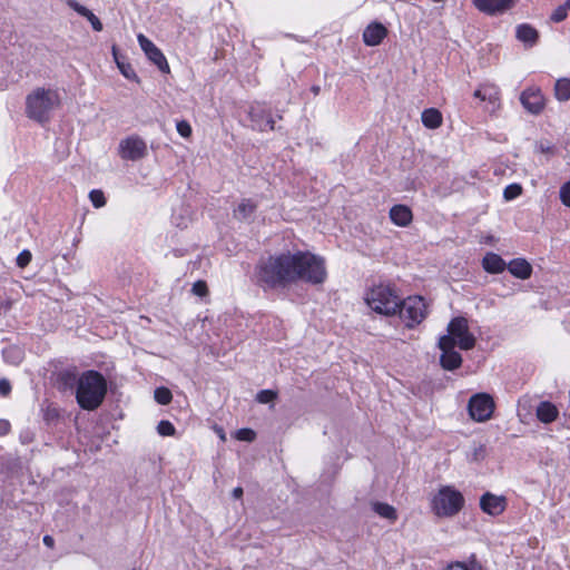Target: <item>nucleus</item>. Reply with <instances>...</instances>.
<instances>
[{"mask_svg":"<svg viewBox=\"0 0 570 570\" xmlns=\"http://www.w3.org/2000/svg\"><path fill=\"white\" fill-rule=\"evenodd\" d=\"M279 261L284 266L282 273L286 287L298 281L318 285L326 279L327 273L324 259L309 252L282 253L279 254Z\"/></svg>","mask_w":570,"mask_h":570,"instance_id":"nucleus-1","label":"nucleus"},{"mask_svg":"<svg viewBox=\"0 0 570 570\" xmlns=\"http://www.w3.org/2000/svg\"><path fill=\"white\" fill-rule=\"evenodd\" d=\"M108 391L105 376L95 370H88L80 374L75 397L78 405L86 411L97 410L104 402Z\"/></svg>","mask_w":570,"mask_h":570,"instance_id":"nucleus-2","label":"nucleus"},{"mask_svg":"<svg viewBox=\"0 0 570 570\" xmlns=\"http://www.w3.org/2000/svg\"><path fill=\"white\" fill-rule=\"evenodd\" d=\"M60 102L58 90L38 87L26 97V115L38 124H47Z\"/></svg>","mask_w":570,"mask_h":570,"instance_id":"nucleus-3","label":"nucleus"},{"mask_svg":"<svg viewBox=\"0 0 570 570\" xmlns=\"http://www.w3.org/2000/svg\"><path fill=\"white\" fill-rule=\"evenodd\" d=\"M430 507L436 517L451 518L464 507V497L453 485H442L432 497Z\"/></svg>","mask_w":570,"mask_h":570,"instance_id":"nucleus-4","label":"nucleus"},{"mask_svg":"<svg viewBox=\"0 0 570 570\" xmlns=\"http://www.w3.org/2000/svg\"><path fill=\"white\" fill-rule=\"evenodd\" d=\"M367 305L376 313L395 315L401 306V298L390 285L374 286L366 295Z\"/></svg>","mask_w":570,"mask_h":570,"instance_id":"nucleus-5","label":"nucleus"},{"mask_svg":"<svg viewBox=\"0 0 570 570\" xmlns=\"http://www.w3.org/2000/svg\"><path fill=\"white\" fill-rule=\"evenodd\" d=\"M282 267L279 254L261 259L255 269L257 283L264 288L286 287Z\"/></svg>","mask_w":570,"mask_h":570,"instance_id":"nucleus-6","label":"nucleus"},{"mask_svg":"<svg viewBox=\"0 0 570 570\" xmlns=\"http://www.w3.org/2000/svg\"><path fill=\"white\" fill-rule=\"evenodd\" d=\"M401 318L409 328L420 324L426 317V304L422 296H410L401 299V306L397 311Z\"/></svg>","mask_w":570,"mask_h":570,"instance_id":"nucleus-7","label":"nucleus"},{"mask_svg":"<svg viewBox=\"0 0 570 570\" xmlns=\"http://www.w3.org/2000/svg\"><path fill=\"white\" fill-rule=\"evenodd\" d=\"M445 336H451L463 351L472 350L475 346V337L470 333L468 320L463 316L451 320Z\"/></svg>","mask_w":570,"mask_h":570,"instance_id":"nucleus-8","label":"nucleus"},{"mask_svg":"<svg viewBox=\"0 0 570 570\" xmlns=\"http://www.w3.org/2000/svg\"><path fill=\"white\" fill-rule=\"evenodd\" d=\"M470 416L476 422L488 421L493 413L494 402L491 395L478 393L471 396L468 403Z\"/></svg>","mask_w":570,"mask_h":570,"instance_id":"nucleus-9","label":"nucleus"},{"mask_svg":"<svg viewBox=\"0 0 570 570\" xmlns=\"http://www.w3.org/2000/svg\"><path fill=\"white\" fill-rule=\"evenodd\" d=\"M118 154L125 160L136 161L147 155V145L139 136H129L120 140Z\"/></svg>","mask_w":570,"mask_h":570,"instance_id":"nucleus-10","label":"nucleus"},{"mask_svg":"<svg viewBox=\"0 0 570 570\" xmlns=\"http://www.w3.org/2000/svg\"><path fill=\"white\" fill-rule=\"evenodd\" d=\"M456 342L451 336H441L439 348L442 351L440 363L446 371H454L462 364V356L454 350Z\"/></svg>","mask_w":570,"mask_h":570,"instance_id":"nucleus-11","label":"nucleus"},{"mask_svg":"<svg viewBox=\"0 0 570 570\" xmlns=\"http://www.w3.org/2000/svg\"><path fill=\"white\" fill-rule=\"evenodd\" d=\"M138 43L141 48V50L145 52L147 58L158 67V69L164 72H169V65L167 62L166 57L164 53L158 49L151 40H149L146 36L142 33H139L137 36Z\"/></svg>","mask_w":570,"mask_h":570,"instance_id":"nucleus-12","label":"nucleus"},{"mask_svg":"<svg viewBox=\"0 0 570 570\" xmlns=\"http://www.w3.org/2000/svg\"><path fill=\"white\" fill-rule=\"evenodd\" d=\"M520 102L532 115H539L544 108V98L539 88H528L522 91Z\"/></svg>","mask_w":570,"mask_h":570,"instance_id":"nucleus-13","label":"nucleus"},{"mask_svg":"<svg viewBox=\"0 0 570 570\" xmlns=\"http://www.w3.org/2000/svg\"><path fill=\"white\" fill-rule=\"evenodd\" d=\"M481 510L489 515H499L507 508V500L502 495H495L491 492H485L480 498Z\"/></svg>","mask_w":570,"mask_h":570,"instance_id":"nucleus-14","label":"nucleus"},{"mask_svg":"<svg viewBox=\"0 0 570 570\" xmlns=\"http://www.w3.org/2000/svg\"><path fill=\"white\" fill-rule=\"evenodd\" d=\"M472 2L479 11L495 16L512 8L515 0H472Z\"/></svg>","mask_w":570,"mask_h":570,"instance_id":"nucleus-15","label":"nucleus"},{"mask_svg":"<svg viewBox=\"0 0 570 570\" xmlns=\"http://www.w3.org/2000/svg\"><path fill=\"white\" fill-rule=\"evenodd\" d=\"M249 118L253 122V127L259 131H265L267 129L274 130L275 121L272 118L271 114L267 112L261 106H252L248 111Z\"/></svg>","mask_w":570,"mask_h":570,"instance_id":"nucleus-16","label":"nucleus"},{"mask_svg":"<svg viewBox=\"0 0 570 570\" xmlns=\"http://www.w3.org/2000/svg\"><path fill=\"white\" fill-rule=\"evenodd\" d=\"M80 375L76 367L63 368L57 374V386L60 391L67 392L78 389Z\"/></svg>","mask_w":570,"mask_h":570,"instance_id":"nucleus-17","label":"nucleus"},{"mask_svg":"<svg viewBox=\"0 0 570 570\" xmlns=\"http://www.w3.org/2000/svg\"><path fill=\"white\" fill-rule=\"evenodd\" d=\"M386 28L380 22H373L363 32V41L367 46H377L386 36Z\"/></svg>","mask_w":570,"mask_h":570,"instance_id":"nucleus-18","label":"nucleus"},{"mask_svg":"<svg viewBox=\"0 0 570 570\" xmlns=\"http://www.w3.org/2000/svg\"><path fill=\"white\" fill-rule=\"evenodd\" d=\"M66 2H67L69 8L75 10L81 17L86 18L90 22V24H91V27H92V29L95 31H101L102 30L104 27H102L101 21L99 20V18L97 16H95L92 13V11H90L88 8H86L85 6L80 4L76 0H67Z\"/></svg>","mask_w":570,"mask_h":570,"instance_id":"nucleus-19","label":"nucleus"},{"mask_svg":"<svg viewBox=\"0 0 570 570\" xmlns=\"http://www.w3.org/2000/svg\"><path fill=\"white\" fill-rule=\"evenodd\" d=\"M515 37L524 46L533 47L539 39V32L532 26L522 23L517 27Z\"/></svg>","mask_w":570,"mask_h":570,"instance_id":"nucleus-20","label":"nucleus"},{"mask_svg":"<svg viewBox=\"0 0 570 570\" xmlns=\"http://www.w3.org/2000/svg\"><path fill=\"white\" fill-rule=\"evenodd\" d=\"M535 414L540 422L548 424L558 417L559 411L553 403L549 401H542L537 406Z\"/></svg>","mask_w":570,"mask_h":570,"instance_id":"nucleus-21","label":"nucleus"},{"mask_svg":"<svg viewBox=\"0 0 570 570\" xmlns=\"http://www.w3.org/2000/svg\"><path fill=\"white\" fill-rule=\"evenodd\" d=\"M482 267L490 274H499L507 268V264L500 255L487 253L482 259Z\"/></svg>","mask_w":570,"mask_h":570,"instance_id":"nucleus-22","label":"nucleus"},{"mask_svg":"<svg viewBox=\"0 0 570 570\" xmlns=\"http://www.w3.org/2000/svg\"><path fill=\"white\" fill-rule=\"evenodd\" d=\"M507 267L513 276L520 279H528L532 273L531 265L524 258L512 259Z\"/></svg>","mask_w":570,"mask_h":570,"instance_id":"nucleus-23","label":"nucleus"},{"mask_svg":"<svg viewBox=\"0 0 570 570\" xmlns=\"http://www.w3.org/2000/svg\"><path fill=\"white\" fill-rule=\"evenodd\" d=\"M257 209V204L252 199H242L234 209V217L238 220L249 222Z\"/></svg>","mask_w":570,"mask_h":570,"instance_id":"nucleus-24","label":"nucleus"},{"mask_svg":"<svg viewBox=\"0 0 570 570\" xmlns=\"http://www.w3.org/2000/svg\"><path fill=\"white\" fill-rule=\"evenodd\" d=\"M390 218L399 226H406L412 220V212L404 205H395L390 210Z\"/></svg>","mask_w":570,"mask_h":570,"instance_id":"nucleus-25","label":"nucleus"},{"mask_svg":"<svg viewBox=\"0 0 570 570\" xmlns=\"http://www.w3.org/2000/svg\"><path fill=\"white\" fill-rule=\"evenodd\" d=\"M421 119L429 129H436L442 125V114L435 108L425 109L422 112Z\"/></svg>","mask_w":570,"mask_h":570,"instance_id":"nucleus-26","label":"nucleus"},{"mask_svg":"<svg viewBox=\"0 0 570 570\" xmlns=\"http://www.w3.org/2000/svg\"><path fill=\"white\" fill-rule=\"evenodd\" d=\"M500 91L498 89V87L493 86V85H483V100L482 101H488L489 105L491 106L489 108V110L491 112L495 111L500 104H499V99H500Z\"/></svg>","mask_w":570,"mask_h":570,"instance_id":"nucleus-27","label":"nucleus"},{"mask_svg":"<svg viewBox=\"0 0 570 570\" xmlns=\"http://www.w3.org/2000/svg\"><path fill=\"white\" fill-rule=\"evenodd\" d=\"M112 56L122 76L127 79L138 81V77L134 68L130 63L125 62L124 59L119 57L117 48L115 46L112 47Z\"/></svg>","mask_w":570,"mask_h":570,"instance_id":"nucleus-28","label":"nucleus"},{"mask_svg":"<svg viewBox=\"0 0 570 570\" xmlns=\"http://www.w3.org/2000/svg\"><path fill=\"white\" fill-rule=\"evenodd\" d=\"M372 509L380 517L390 520L391 522H395L397 519V513L394 507L384 503V502H374L372 503Z\"/></svg>","mask_w":570,"mask_h":570,"instance_id":"nucleus-29","label":"nucleus"},{"mask_svg":"<svg viewBox=\"0 0 570 570\" xmlns=\"http://www.w3.org/2000/svg\"><path fill=\"white\" fill-rule=\"evenodd\" d=\"M554 96L559 101H568L570 99V79L560 78L554 85Z\"/></svg>","mask_w":570,"mask_h":570,"instance_id":"nucleus-30","label":"nucleus"},{"mask_svg":"<svg viewBox=\"0 0 570 570\" xmlns=\"http://www.w3.org/2000/svg\"><path fill=\"white\" fill-rule=\"evenodd\" d=\"M154 397L157 403L167 405L171 402L173 394L169 389L161 386L155 390Z\"/></svg>","mask_w":570,"mask_h":570,"instance_id":"nucleus-31","label":"nucleus"},{"mask_svg":"<svg viewBox=\"0 0 570 570\" xmlns=\"http://www.w3.org/2000/svg\"><path fill=\"white\" fill-rule=\"evenodd\" d=\"M522 194V187L519 184H510L503 190L505 200H512Z\"/></svg>","mask_w":570,"mask_h":570,"instance_id":"nucleus-32","label":"nucleus"},{"mask_svg":"<svg viewBox=\"0 0 570 570\" xmlns=\"http://www.w3.org/2000/svg\"><path fill=\"white\" fill-rule=\"evenodd\" d=\"M157 432L161 436H173L176 433V429L171 422L163 420L157 425Z\"/></svg>","mask_w":570,"mask_h":570,"instance_id":"nucleus-33","label":"nucleus"},{"mask_svg":"<svg viewBox=\"0 0 570 570\" xmlns=\"http://www.w3.org/2000/svg\"><path fill=\"white\" fill-rule=\"evenodd\" d=\"M277 397V393L272 390H262L256 395V401L266 404L273 402Z\"/></svg>","mask_w":570,"mask_h":570,"instance_id":"nucleus-34","label":"nucleus"},{"mask_svg":"<svg viewBox=\"0 0 570 570\" xmlns=\"http://www.w3.org/2000/svg\"><path fill=\"white\" fill-rule=\"evenodd\" d=\"M89 198L96 208H100L106 204L105 195L99 189H94L89 193Z\"/></svg>","mask_w":570,"mask_h":570,"instance_id":"nucleus-35","label":"nucleus"},{"mask_svg":"<svg viewBox=\"0 0 570 570\" xmlns=\"http://www.w3.org/2000/svg\"><path fill=\"white\" fill-rule=\"evenodd\" d=\"M256 433L252 429H239L236 432L237 440L252 442L255 440Z\"/></svg>","mask_w":570,"mask_h":570,"instance_id":"nucleus-36","label":"nucleus"},{"mask_svg":"<svg viewBox=\"0 0 570 570\" xmlns=\"http://www.w3.org/2000/svg\"><path fill=\"white\" fill-rule=\"evenodd\" d=\"M176 129L177 132L184 138H189L191 136V127L189 122L186 120L178 121L176 125Z\"/></svg>","mask_w":570,"mask_h":570,"instance_id":"nucleus-37","label":"nucleus"},{"mask_svg":"<svg viewBox=\"0 0 570 570\" xmlns=\"http://www.w3.org/2000/svg\"><path fill=\"white\" fill-rule=\"evenodd\" d=\"M191 292L197 295V296H206L207 293H208V287H207V284L206 282L204 281H197L193 284V288H191Z\"/></svg>","mask_w":570,"mask_h":570,"instance_id":"nucleus-38","label":"nucleus"},{"mask_svg":"<svg viewBox=\"0 0 570 570\" xmlns=\"http://www.w3.org/2000/svg\"><path fill=\"white\" fill-rule=\"evenodd\" d=\"M568 9L564 8V4L559 6L551 14L550 19L554 22H561L567 18Z\"/></svg>","mask_w":570,"mask_h":570,"instance_id":"nucleus-39","label":"nucleus"},{"mask_svg":"<svg viewBox=\"0 0 570 570\" xmlns=\"http://www.w3.org/2000/svg\"><path fill=\"white\" fill-rule=\"evenodd\" d=\"M31 253L28 249L22 250L17 257V265L21 268L26 267L31 262Z\"/></svg>","mask_w":570,"mask_h":570,"instance_id":"nucleus-40","label":"nucleus"},{"mask_svg":"<svg viewBox=\"0 0 570 570\" xmlns=\"http://www.w3.org/2000/svg\"><path fill=\"white\" fill-rule=\"evenodd\" d=\"M561 202L570 207V181L566 183L560 189Z\"/></svg>","mask_w":570,"mask_h":570,"instance_id":"nucleus-41","label":"nucleus"},{"mask_svg":"<svg viewBox=\"0 0 570 570\" xmlns=\"http://www.w3.org/2000/svg\"><path fill=\"white\" fill-rule=\"evenodd\" d=\"M11 392V383L7 379L0 380V394L3 396L9 395Z\"/></svg>","mask_w":570,"mask_h":570,"instance_id":"nucleus-42","label":"nucleus"},{"mask_svg":"<svg viewBox=\"0 0 570 570\" xmlns=\"http://www.w3.org/2000/svg\"><path fill=\"white\" fill-rule=\"evenodd\" d=\"M484 454H485L484 446L483 445H479V446L474 448V450H473L472 460L473 461L482 460L484 458Z\"/></svg>","mask_w":570,"mask_h":570,"instance_id":"nucleus-43","label":"nucleus"},{"mask_svg":"<svg viewBox=\"0 0 570 570\" xmlns=\"http://www.w3.org/2000/svg\"><path fill=\"white\" fill-rule=\"evenodd\" d=\"M445 570H469V568L463 562H453L448 566Z\"/></svg>","mask_w":570,"mask_h":570,"instance_id":"nucleus-44","label":"nucleus"},{"mask_svg":"<svg viewBox=\"0 0 570 570\" xmlns=\"http://www.w3.org/2000/svg\"><path fill=\"white\" fill-rule=\"evenodd\" d=\"M10 431V423L6 420H0V436L8 434Z\"/></svg>","mask_w":570,"mask_h":570,"instance_id":"nucleus-45","label":"nucleus"},{"mask_svg":"<svg viewBox=\"0 0 570 570\" xmlns=\"http://www.w3.org/2000/svg\"><path fill=\"white\" fill-rule=\"evenodd\" d=\"M42 541L43 544L48 548H53L55 546V539L51 535H45Z\"/></svg>","mask_w":570,"mask_h":570,"instance_id":"nucleus-46","label":"nucleus"},{"mask_svg":"<svg viewBox=\"0 0 570 570\" xmlns=\"http://www.w3.org/2000/svg\"><path fill=\"white\" fill-rule=\"evenodd\" d=\"M232 495L234 499L238 500L243 497V489L240 487H237L233 490Z\"/></svg>","mask_w":570,"mask_h":570,"instance_id":"nucleus-47","label":"nucleus"},{"mask_svg":"<svg viewBox=\"0 0 570 570\" xmlns=\"http://www.w3.org/2000/svg\"><path fill=\"white\" fill-rule=\"evenodd\" d=\"M473 96L480 99L481 101L483 100V85L480 86V88L474 91Z\"/></svg>","mask_w":570,"mask_h":570,"instance_id":"nucleus-48","label":"nucleus"},{"mask_svg":"<svg viewBox=\"0 0 570 570\" xmlns=\"http://www.w3.org/2000/svg\"><path fill=\"white\" fill-rule=\"evenodd\" d=\"M312 91H313V94H314V95H318V92H320V87H318V86H313V87H312Z\"/></svg>","mask_w":570,"mask_h":570,"instance_id":"nucleus-49","label":"nucleus"},{"mask_svg":"<svg viewBox=\"0 0 570 570\" xmlns=\"http://www.w3.org/2000/svg\"><path fill=\"white\" fill-rule=\"evenodd\" d=\"M563 4H564V8H567L568 10H570V0H567Z\"/></svg>","mask_w":570,"mask_h":570,"instance_id":"nucleus-50","label":"nucleus"},{"mask_svg":"<svg viewBox=\"0 0 570 570\" xmlns=\"http://www.w3.org/2000/svg\"><path fill=\"white\" fill-rule=\"evenodd\" d=\"M541 150H542L543 153H549V151L551 150V147H549V146H548V147H546V148H544V147H542V148H541Z\"/></svg>","mask_w":570,"mask_h":570,"instance_id":"nucleus-51","label":"nucleus"}]
</instances>
